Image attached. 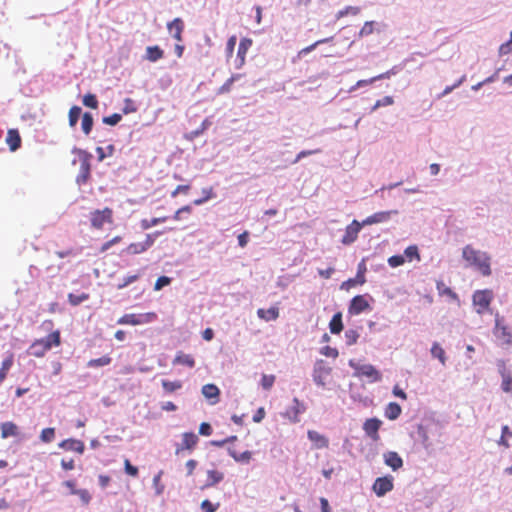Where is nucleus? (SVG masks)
Returning a JSON list of instances; mask_svg holds the SVG:
<instances>
[{
	"mask_svg": "<svg viewBox=\"0 0 512 512\" xmlns=\"http://www.w3.org/2000/svg\"><path fill=\"white\" fill-rule=\"evenodd\" d=\"M462 258L467 262L468 266L479 270L483 276L491 275V257L487 252L477 250L472 245H466L462 249Z\"/></svg>",
	"mask_w": 512,
	"mask_h": 512,
	"instance_id": "f257e3e1",
	"label": "nucleus"
},
{
	"mask_svg": "<svg viewBox=\"0 0 512 512\" xmlns=\"http://www.w3.org/2000/svg\"><path fill=\"white\" fill-rule=\"evenodd\" d=\"M60 344V333L54 331L45 338L35 341L29 348V353L35 357H43L53 346Z\"/></svg>",
	"mask_w": 512,
	"mask_h": 512,
	"instance_id": "f03ea898",
	"label": "nucleus"
},
{
	"mask_svg": "<svg viewBox=\"0 0 512 512\" xmlns=\"http://www.w3.org/2000/svg\"><path fill=\"white\" fill-rule=\"evenodd\" d=\"M349 366L354 369L355 377H366L371 383L379 382L382 379L381 373L371 364H359L350 360Z\"/></svg>",
	"mask_w": 512,
	"mask_h": 512,
	"instance_id": "7ed1b4c3",
	"label": "nucleus"
},
{
	"mask_svg": "<svg viewBox=\"0 0 512 512\" xmlns=\"http://www.w3.org/2000/svg\"><path fill=\"white\" fill-rule=\"evenodd\" d=\"M157 318L154 312L144 314H125L118 319L117 323L120 325H141L153 322Z\"/></svg>",
	"mask_w": 512,
	"mask_h": 512,
	"instance_id": "20e7f679",
	"label": "nucleus"
},
{
	"mask_svg": "<svg viewBox=\"0 0 512 512\" xmlns=\"http://www.w3.org/2000/svg\"><path fill=\"white\" fill-rule=\"evenodd\" d=\"M493 334L500 341L501 346H509L512 343V332L503 323V319L496 315Z\"/></svg>",
	"mask_w": 512,
	"mask_h": 512,
	"instance_id": "39448f33",
	"label": "nucleus"
},
{
	"mask_svg": "<svg viewBox=\"0 0 512 512\" xmlns=\"http://www.w3.org/2000/svg\"><path fill=\"white\" fill-rule=\"evenodd\" d=\"M331 373V367L328 366L324 360H317L313 368V381L320 387H325L326 378Z\"/></svg>",
	"mask_w": 512,
	"mask_h": 512,
	"instance_id": "423d86ee",
	"label": "nucleus"
},
{
	"mask_svg": "<svg viewBox=\"0 0 512 512\" xmlns=\"http://www.w3.org/2000/svg\"><path fill=\"white\" fill-rule=\"evenodd\" d=\"M79 155H80L81 164H80L79 173L76 177V182H77V184L81 185V184L86 183V181L88 180V178L90 176V170H91L90 158L92 157V155L84 150H79Z\"/></svg>",
	"mask_w": 512,
	"mask_h": 512,
	"instance_id": "0eeeda50",
	"label": "nucleus"
},
{
	"mask_svg": "<svg viewBox=\"0 0 512 512\" xmlns=\"http://www.w3.org/2000/svg\"><path fill=\"white\" fill-rule=\"evenodd\" d=\"M393 477L392 476H384L378 477L373 483L372 490L378 497L385 496L388 492L393 490Z\"/></svg>",
	"mask_w": 512,
	"mask_h": 512,
	"instance_id": "6e6552de",
	"label": "nucleus"
},
{
	"mask_svg": "<svg viewBox=\"0 0 512 512\" xmlns=\"http://www.w3.org/2000/svg\"><path fill=\"white\" fill-rule=\"evenodd\" d=\"M305 410V404L301 402L298 398H294L292 401V405L286 409L284 416L287 417L291 422L297 423L300 421L299 415L304 413Z\"/></svg>",
	"mask_w": 512,
	"mask_h": 512,
	"instance_id": "1a4fd4ad",
	"label": "nucleus"
},
{
	"mask_svg": "<svg viewBox=\"0 0 512 512\" xmlns=\"http://www.w3.org/2000/svg\"><path fill=\"white\" fill-rule=\"evenodd\" d=\"M492 296L489 290H478L473 294V304L478 306L477 313L481 314L490 305Z\"/></svg>",
	"mask_w": 512,
	"mask_h": 512,
	"instance_id": "9d476101",
	"label": "nucleus"
},
{
	"mask_svg": "<svg viewBox=\"0 0 512 512\" xmlns=\"http://www.w3.org/2000/svg\"><path fill=\"white\" fill-rule=\"evenodd\" d=\"M364 225L357 220H353L351 224L346 227L345 234L341 240L344 245L352 244L358 237V233Z\"/></svg>",
	"mask_w": 512,
	"mask_h": 512,
	"instance_id": "9b49d317",
	"label": "nucleus"
},
{
	"mask_svg": "<svg viewBox=\"0 0 512 512\" xmlns=\"http://www.w3.org/2000/svg\"><path fill=\"white\" fill-rule=\"evenodd\" d=\"M370 305L363 295H357L352 298L348 308V312L351 315H359L365 310L369 309Z\"/></svg>",
	"mask_w": 512,
	"mask_h": 512,
	"instance_id": "f8f14e48",
	"label": "nucleus"
},
{
	"mask_svg": "<svg viewBox=\"0 0 512 512\" xmlns=\"http://www.w3.org/2000/svg\"><path fill=\"white\" fill-rule=\"evenodd\" d=\"M381 425L382 421L378 418H370L364 422L363 430L369 438H371L373 441H377L379 439L378 431Z\"/></svg>",
	"mask_w": 512,
	"mask_h": 512,
	"instance_id": "ddd939ff",
	"label": "nucleus"
},
{
	"mask_svg": "<svg viewBox=\"0 0 512 512\" xmlns=\"http://www.w3.org/2000/svg\"><path fill=\"white\" fill-rule=\"evenodd\" d=\"M397 213L398 212L396 210L381 211V212L374 213L373 215H370L366 219H364L362 221V225L366 226V225L388 222L391 219V216L393 214H397Z\"/></svg>",
	"mask_w": 512,
	"mask_h": 512,
	"instance_id": "4468645a",
	"label": "nucleus"
},
{
	"mask_svg": "<svg viewBox=\"0 0 512 512\" xmlns=\"http://www.w3.org/2000/svg\"><path fill=\"white\" fill-rule=\"evenodd\" d=\"M198 436L193 432H185L182 435V443L177 446L176 454H180L183 450H192L198 443Z\"/></svg>",
	"mask_w": 512,
	"mask_h": 512,
	"instance_id": "2eb2a0df",
	"label": "nucleus"
},
{
	"mask_svg": "<svg viewBox=\"0 0 512 512\" xmlns=\"http://www.w3.org/2000/svg\"><path fill=\"white\" fill-rule=\"evenodd\" d=\"M383 457L385 464L389 466L393 471H397L403 466V460L397 452H386L384 453Z\"/></svg>",
	"mask_w": 512,
	"mask_h": 512,
	"instance_id": "dca6fc26",
	"label": "nucleus"
},
{
	"mask_svg": "<svg viewBox=\"0 0 512 512\" xmlns=\"http://www.w3.org/2000/svg\"><path fill=\"white\" fill-rule=\"evenodd\" d=\"M252 45V40L248 38L241 39L239 46H238V52H237V59H236V68H240L244 62H245V55Z\"/></svg>",
	"mask_w": 512,
	"mask_h": 512,
	"instance_id": "f3484780",
	"label": "nucleus"
},
{
	"mask_svg": "<svg viewBox=\"0 0 512 512\" xmlns=\"http://www.w3.org/2000/svg\"><path fill=\"white\" fill-rule=\"evenodd\" d=\"M0 429L1 437L3 439H7L9 437H18L20 435L18 426L11 421L3 422L0 426Z\"/></svg>",
	"mask_w": 512,
	"mask_h": 512,
	"instance_id": "a211bd4d",
	"label": "nucleus"
},
{
	"mask_svg": "<svg viewBox=\"0 0 512 512\" xmlns=\"http://www.w3.org/2000/svg\"><path fill=\"white\" fill-rule=\"evenodd\" d=\"M168 31L172 34V37L176 39L177 41L182 40V32L184 29V23L182 19L175 18L173 21L169 22L167 24Z\"/></svg>",
	"mask_w": 512,
	"mask_h": 512,
	"instance_id": "6ab92c4d",
	"label": "nucleus"
},
{
	"mask_svg": "<svg viewBox=\"0 0 512 512\" xmlns=\"http://www.w3.org/2000/svg\"><path fill=\"white\" fill-rule=\"evenodd\" d=\"M111 211L109 209H105L104 211H95L92 213L91 224L95 228H101L105 222H107L110 218Z\"/></svg>",
	"mask_w": 512,
	"mask_h": 512,
	"instance_id": "aec40b11",
	"label": "nucleus"
},
{
	"mask_svg": "<svg viewBox=\"0 0 512 512\" xmlns=\"http://www.w3.org/2000/svg\"><path fill=\"white\" fill-rule=\"evenodd\" d=\"M59 447L64 450L75 451L80 454L84 452V443L80 440L66 439L59 443Z\"/></svg>",
	"mask_w": 512,
	"mask_h": 512,
	"instance_id": "412c9836",
	"label": "nucleus"
},
{
	"mask_svg": "<svg viewBox=\"0 0 512 512\" xmlns=\"http://www.w3.org/2000/svg\"><path fill=\"white\" fill-rule=\"evenodd\" d=\"M308 439L314 443L315 448L322 449L328 446L327 438L317 431L309 430L307 433Z\"/></svg>",
	"mask_w": 512,
	"mask_h": 512,
	"instance_id": "4be33fe9",
	"label": "nucleus"
},
{
	"mask_svg": "<svg viewBox=\"0 0 512 512\" xmlns=\"http://www.w3.org/2000/svg\"><path fill=\"white\" fill-rule=\"evenodd\" d=\"M257 316L264 321H273L279 317V309L271 307L269 309L260 308L257 310Z\"/></svg>",
	"mask_w": 512,
	"mask_h": 512,
	"instance_id": "5701e85b",
	"label": "nucleus"
},
{
	"mask_svg": "<svg viewBox=\"0 0 512 512\" xmlns=\"http://www.w3.org/2000/svg\"><path fill=\"white\" fill-rule=\"evenodd\" d=\"M6 142L11 151H16L21 145V138L18 131L10 129L7 134Z\"/></svg>",
	"mask_w": 512,
	"mask_h": 512,
	"instance_id": "b1692460",
	"label": "nucleus"
},
{
	"mask_svg": "<svg viewBox=\"0 0 512 512\" xmlns=\"http://www.w3.org/2000/svg\"><path fill=\"white\" fill-rule=\"evenodd\" d=\"M401 411L402 409L399 404L395 402H390L386 406L384 414L385 417L388 418L389 420H395L400 416Z\"/></svg>",
	"mask_w": 512,
	"mask_h": 512,
	"instance_id": "393cba45",
	"label": "nucleus"
},
{
	"mask_svg": "<svg viewBox=\"0 0 512 512\" xmlns=\"http://www.w3.org/2000/svg\"><path fill=\"white\" fill-rule=\"evenodd\" d=\"M430 353H431V356L433 358L438 359L442 365L446 364V360H447L446 353L438 342H434L432 344Z\"/></svg>",
	"mask_w": 512,
	"mask_h": 512,
	"instance_id": "a878e982",
	"label": "nucleus"
},
{
	"mask_svg": "<svg viewBox=\"0 0 512 512\" xmlns=\"http://www.w3.org/2000/svg\"><path fill=\"white\" fill-rule=\"evenodd\" d=\"M164 55L163 50L159 46H148L146 48V59L150 62H156Z\"/></svg>",
	"mask_w": 512,
	"mask_h": 512,
	"instance_id": "bb28decb",
	"label": "nucleus"
},
{
	"mask_svg": "<svg viewBox=\"0 0 512 512\" xmlns=\"http://www.w3.org/2000/svg\"><path fill=\"white\" fill-rule=\"evenodd\" d=\"M173 364L185 365L192 368L195 365V360L191 355L179 352L174 358Z\"/></svg>",
	"mask_w": 512,
	"mask_h": 512,
	"instance_id": "cd10ccee",
	"label": "nucleus"
},
{
	"mask_svg": "<svg viewBox=\"0 0 512 512\" xmlns=\"http://www.w3.org/2000/svg\"><path fill=\"white\" fill-rule=\"evenodd\" d=\"M224 479V474L222 472L216 470H208L207 471V482L204 487H211Z\"/></svg>",
	"mask_w": 512,
	"mask_h": 512,
	"instance_id": "c85d7f7f",
	"label": "nucleus"
},
{
	"mask_svg": "<svg viewBox=\"0 0 512 512\" xmlns=\"http://www.w3.org/2000/svg\"><path fill=\"white\" fill-rule=\"evenodd\" d=\"M329 329L332 334H338L343 329V323H342V314L336 313L332 317L330 323H329Z\"/></svg>",
	"mask_w": 512,
	"mask_h": 512,
	"instance_id": "c756f323",
	"label": "nucleus"
},
{
	"mask_svg": "<svg viewBox=\"0 0 512 512\" xmlns=\"http://www.w3.org/2000/svg\"><path fill=\"white\" fill-rule=\"evenodd\" d=\"M409 59H405L401 64L393 66L390 70L376 76L377 81L383 79H389L391 76L398 74L405 66Z\"/></svg>",
	"mask_w": 512,
	"mask_h": 512,
	"instance_id": "7c9ffc66",
	"label": "nucleus"
},
{
	"mask_svg": "<svg viewBox=\"0 0 512 512\" xmlns=\"http://www.w3.org/2000/svg\"><path fill=\"white\" fill-rule=\"evenodd\" d=\"M436 288L439 295H446L450 299L458 301V295L450 287H447L442 281H437Z\"/></svg>",
	"mask_w": 512,
	"mask_h": 512,
	"instance_id": "2f4dec72",
	"label": "nucleus"
},
{
	"mask_svg": "<svg viewBox=\"0 0 512 512\" xmlns=\"http://www.w3.org/2000/svg\"><path fill=\"white\" fill-rule=\"evenodd\" d=\"M219 393L218 387L214 384H206L202 387V394L207 399H217Z\"/></svg>",
	"mask_w": 512,
	"mask_h": 512,
	"instance_id": "473e14b6",
	"label": "nucleus"
},
{
	"mask_svg": "<svg viewBox=\"0 0 512 512\" xmlns=\"http://www.w3.org/2000/svg\"><path fill=\"white\" fill-rule=\"evenodd\" d=\"M82 131L85 135H88L93 127V116L89 112H85L82 116V123H81Z\"/></svg>",
	"mask_w": 512,
	"mask_h": 512,
	"instance_id": "72a5a7b5",
	"label": "nucleus"
},
{
	"mask_svg": "<svg viewBox=\"0 0 512 512\" xmlns=\"http://www.w3.org/2000/svg\"><path fill=\"white\" fill-rule=\"evenodd\" d=\"M332 39H333V37H328V38L318 40V41L314 42L313 44H311L310 46H307V47L301 49L298 53V56L299 57L305 56V55L309 54L310 52H312L318 45L328 43V42L332 41Z\"/></svg>",
	"mask_w": 512,
	"mask_h": 512,
	"instance_id": "f704fd0d",
	"label": "nucleus"
},
{
	"mask_svg": "<svg viewBox=\"0 0 512 512\" xmlns=\"http://www.w3.org/2000/svg\"><path fill=\"white\" fill-rule=\"evenodd\" d=\"M241 78V74H234L219 88L218 94L228 93L233 83Z\"/></svg>",
	"mask_w": 512,
	"mask_h": 512,
	"instance_id": "c9c22d12",
	"label": "nucleus"
},
{
	"mask_svg": "<svg viewBox=\"0 0 512 512\" xmlns=\"http://www.w3.org/2000/svg\"><path fill=\"white\" fill-rule=\"evenodd\" d=\"M81 112L82 109L79 106L71 107V109L69 110V125L71 127H74L77 124Z\"/></svg>",
	"mask_w": 512,
	"mask_h": 512,
	"instance_id": "e433bc0d",
	"label": "nucleus"
},
{
	"mask_svg": "<svg viewBox=\"0 0 512 512\" xmlns=\"http://www.w3.org/2000/svg\"><path fill=\"white\" fill-rule=\"evenodd\" d=\"M72 495H77L83 505H88L91 501V495L87 489H78L71 491Z\"/></svg>",
	"mask_w": 512,
	"mask_h": 512,
	"instance_id": "4c0bfd02",
	"label": "nucleus"
},
{
	"mask_svg": "<svg viewBox=\"0 0 512 512\" xmlns=\"http://www.w3.org/2000/svg\"><path fill=\"white\" fill-rule=\"evenodd\" d=\"M162 387L166 392L172 393L182 387V383L180 381H169L162 380Z\"/></svg>",
	"mask_w": 512,
	"mask_h": 512,
	"instance_id": "58836bf2",
	"label": "nucleus"
},
{
	"mask_svg": "<svg viewBox=\"0 0 512 512\" xmlns=\"http://www.w3.org/2000/svg\"><path fill=\"white\" fill-rule=\"evenodd\" d=\"M89 298V295L86 293H81L79 295L70 293L68 295V301L71 305L77 306L81 304L82 302L86 301Z\"/></svg>",
	"mask_w": 512,
	"mask_h": 512,
	"instance_id": "ea45409f",
	"label": "nucleus"
},
{
	"mask_svg": "<svg viewBox=\"0 0 512 512\" xmlns=\"http://www.w3.org/2000/svg\"><path fill=\"white\" fill-rule=\"evenodd\" d=\"M110 363H111V358L109 356H102L97 359H91L88 362V367H91V368L102 367V366L109 365Z\"/></svg>",
	"mask_w": 512,
	"mask_h": 512,
	"instance_id": "a19ab883",
	"label": "nucleus"
},
{
	"mask_svg": "<svg viewBox=\"0 0 512 512\" xmlns=\"http://www.w3.org/2000/svg\"><path fill=\"white\" fill-rule=\"evenodd\" d=\"M55 438V429L54 428H45L42 430L40 434V439L44 443H50Z\"/></svg>",
	"mask_w": 512,
	"mask_h": 512,
	"instance_id": "79ce46f5",
	"label": "nucleus"
},
{
	"mask_svg": "<svg viewBox=\"0 0 512 512\" xmlns=\"http://www.w3.org/2000/svg\"><path fill=\"white\" fill-rule=\"evenodd\" d=\"M376 24V22L374 21H366L363 25V27L360 29L359 33H358V36L360 38H363L365 36H368L370 34L373 33L374 31V25Z\"/></svg>",
	"mask_w": 512,
	"mask_h": 512,
	"instance_id": "37998d69",
	"label": "nucleus"
},
{
	"mask_svg": "<svg viewBox=\"0 0 512 512\" xmlns=\"http://www.w3.org/2000/svg\"><path fill=\"white\" fill-rule=\"evenodd\" d=\"M501 388L506 393H512V376L510 374L502 373Z\"/></svg>",
	"mask_w": 512,
	"mask_h": 512,
	"instance_id": "c03bdc74",
	"label": "nucleus"
},
{
	"mask_svg": "<svg viewBox=\"0 0 512 512\" xmlns=\"http://www.w3.org/2000/svg\"><path fill=\"white\" fill-rule=\"evenodd\" d=\"M393 103H394V100L391 96H385L382 99H379L375 102V104L371 108V112L376 111L380 107L390 106Z\"/></svg>",
	"mask_w": 512,
	"mask_h": 512,
	"instance_id": "a18cd8bd",
	"label": "nucleus"
},
{
	"mask_svg": "<svg viewBox=\"0 0 512 512\" xmlns=\"http://www.w3.org/2000/svg\"><path fill=\"white\" fill-rule=\"evenodd\" d=\"M139 277H140V274L128 275V276L124 277L123 280L120 283H118L116 287L119 290L124 289L128 285L137 281L139 279Z\"/></svg>",
	"mask_w": 512,
	"mask_h": 512,
	"instance_id": "49530a36",
	"label": "nucleus"
},
{
	"mask_svg": "<svg viewBox=\"0 0 512 512\" xmlns=\"http://www.w3.org/2000/svg\"><path fill=\"white\" fill-rule=\"evenodd\" d=\"M360 13V8L356 6H347L344 9L338 11L336 18L340 19L348 14L357 15Z\"/></svg>",
	"mask_w": 512,
	"mask_h": 512,
	"instance_id": "de8ad7c7",
	"label": "nucleus"
},
{
	"mask_svg": "<svg viewBox=\"0 0 512 512\" xmlns=\"http://www.w3.org/2000/svg\"><path fill=\"white\" fill-rule=\"evenodd\" d=\"M359 334L354 329H348L345 331V341L347 345H353L357 342Z\"/></svg>",
	"mask_w": 512,
	"mask_h": 512,
	"instance_id": "09e8293b",
	"label": "nucleus"
},
{
	"mask_svg": "<svg viewBox=\"0 0 512 512\" xmlns=\"http://www.w3.org/2000/svg\"><path fill=\"white\" fill-rule=\"evenodd\" d=\"M404 255H405L409 260H413V259H417L418 261L420 260V255H419L418 247H417V246H415V245L408 246V247L404 250Z\"/></svg>",
	"mask_w": 512,
	"mask_h": 512,
	"instance_id": "8fccbe9b",
	"label": "nucleus"
},
{
	"mask_svg": "<svg viewBox=\"0 0 512 512\" xmlns=\"http://www.w3.org/2000/svg\"><path fill=\"white\" fill-rule=\"evenodd\" d=\"M377 81V78L376 76L375 77H372L370 79H364V80H359L356 82L355 85H353L352 87H350V89L348 90L349 93H352L354 91H356L358 88H362V87H366L374 82Z\"/></svg>",
	"mask_w": 512,
	"mask_h": 512,
	"instance_id": "3c124183",
	"label": "nucleus"
},
{
	"mask_svg": "<svg viewBox=\"0 0 512 512\" xmlns=\"http://www.w3.org/2000/svg\"><path fill=\"white\" fill-rule=\"evenodd\" d=\"M83 104L86 107L96 109L98 107V100L94 94L88 93L83 97Z\"/></svg>",
	"mask_w": 512,
	"mask_h": 512,
	"instance_id": "603ef678",
	"label": "nucleus"
},
{
	"mask_svg": "<svg viewBox=\"0 0 512 512\" xmlns=\"http://www.w3.org/2000/svg\"><path fill=\"white\" fill-rule=\"evenodd\" d=\"M166 219V217L152 218L151 220L144 219L141 221V226L143 229H149L159 223L165 222Z\"/></svg>",
	"mask_w": 512,
	"mask_h": 512,
	"instance_id": "864d4df0",
	"label": "nucleus"
},
{
	"mask_svg": "<svg viewBox=\"0 0 512 512\" xmlns=\"http://www.w3.org/2000/svg\"><path fill=\"white\" fill-rule=\"evenodd\" d=\"M12 366V359L7 358L2 362L0 368V383L6 378L7 372Z\"/></svg>",
	"mask_w": 512,
	"mask_h": 512,
	"instance_id": "5fc2aeb1",
	"label": "nucleus"
},
{
	"mask_svg": "<svg viewBox=\"0 0 512 512\" xmlns=\"http://www.w3.org/2000/svg\"><path fill=\"white\" fill-rule=\"evenodd\" d=\"M275 382L274 375H266L264 374L261 378V386L265 390H270Z\"/></svg>",
	"mask_w": 512,
	"mask_h": 512,
	"instance_id": "6e6d98bb",
	"label": "nucleus"
},
{
	"mask_svg": "<svg viewBox=\"0 0 512 512\" xmlns=\"http://www.w3.org/2000/svg\"><path fill=\"white\" fill-rule=\"evenodd\" d=\"M122 119V116L118 113H114L110 116H105L103 117V123L104 124H107V125H111V126H114L116 124H118Z\"/></svg>",
	"mask_w": 512,
	"mask_h": 512,
	"instance_id": "4d7b16f0",
	"label": "nucleus"
},
{
	"mask_svg": "<svg viewBox=\"0 0 512 512\" xmlns=\"http://www.w3.org/2000/svg\"><path fill=\"white\" fill-rule=\"evenodd\" d=\"M511 51H512V32L510 33V39L507 42L503 43L499 47V55L500 56L507 55Z\"/></svg>",
	"mask_w": 512,
	"mask_h": 512,
	"instance_id": "13d9d810",
	"label": "nucleus"
},
{
	"mask_svg": "<svg viewBox=\"0 0 512 512\" xmlns=\"http://www.w3.org/2000/svg\"><path fill=\"white\" fill-rule=\"evenodd\" d=\"M404 262L405 259L402 255H393L388 258V264L393 268L403 265Z\"/></svg>",
	"mask_w": 512,
	"mask_h": 512,
	"instance_id": "bf43d9fd",
	"label": "nucleus"
},
{
	"mask_svg": "<svg viewBox=\"0 0 512 512\" xmlns=\"http://www.w3.org/2000/svg\"><path fill=\"white\" fill-rule=\"evenodd\" d=\"M144 251H146V248L143 245V242L132 243L128 247V252L130 254H139V253H142Z\"/></svg>",
	"mask_w": 512,
	"mask_h": 512,
	"instance_id": "052dcab7",
	"label": "nucleus"
},
{
	"mask_svg": "<svg viewBox=\"0 0 512 512\" xmlns=\"http://www.w3.org/2000/svg\"><path fill=\"white\" fill-rule=\"evenodd\" d=\"M418 436L425 449H428L432 445L431 442L429 441L426 431L422 427H419L418 429Z\"/></svg>",
	"mask_w": 512,
	"mask_h": 512,
	"instance_id": "680f3d73",
	"label": "nucleus"
},
{
	"mask_svg": "<svg viewBox=\"0 0 512 512\" xmlns=\"http://www.w3.org/2000/svg\"><path fill=\"white\" fill-rule=\"evenodd\" d=\"M136 106H135V103L132 99L130 98H126L125 101H124V107L122 109L123 113L124 114H129V113H133L136 111Z\"/></svg>",
	"mask_w": 512,
	"mask_h": 512,
	"instance_id": "e2e57ef3",
	"label": "nucleus"
},
{
	"mask_svg": "<svg viewBox=\"0 0 512 512\" xmlns=\"http://www.w3.org/2000/svg\"><path fill=\"white\" fill-rule=\"evenodd\" d=\"M161 476H162V471L158 472V474H156L153 477V486L156 489V494L157 495L162 494L163 490H164V486L160 484Z\"/></svg>",
	"mask_w": 512,
	"mask_h": 512,
	"instance_id": "0e129e2a",
	"label": "nucleus"
},
{
	"mask_svg": "<svg viewBox=\"0 0 512 512\" xmlns=\"http://www.w3.org/2000/svg\"><path fill=\"white\" fill-rule=\"evenodd\" d=\"M321 152V149H314V150H303L301 151L300 153H298V155L296 156L295 160L293 161V163H298L301 159L307 157V156H310V155H314V154H318Z\"/></svg>",
	"mask_w": 512,
	"mask_h": 512,
	"instance_id": "69168bd1",
	"label": "nucleus"
},
{
	"mask_svg": "<svg viewBox=\"0 0 512 512\" xmlns=\"http://www.w3.org/2000/svg\"><path fill=\"white\" fill-rule=\"evenodd\" d=\"M171 282V279L167 276H161L156 280L154 289L156 291L161 290L164 286L169 285Z\"/></svg>",
	"mask_w": 512,
	"mask_h": 512,
	"instance_id": "338daca9",
	"label": "nucleus"
},
{
	"mask_svg": "<svg viewBox=\"0 0 512 512\" xmlns=\"http://www.w3.org/2000/svg\"><path fill=\"white\" fill-rule=\"evenodd\" d=\"M252 453L250 451H244L241 454L236 455V458L234 459L236 462L240 463H248L251 460Z\"/></svg>",
	"mask_w": 512,
	"mask_h": 512,
	"instance_id": "774afa93",
	"label": "nucleus"
}]
</instances>
